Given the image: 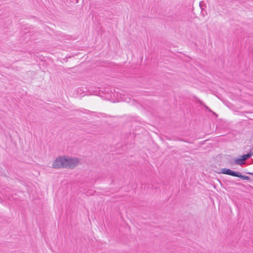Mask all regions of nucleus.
Instances as JSON below:
<instances>
[{
    "mask_svg": "<svg viewBox=\"0 0 253 253\" xmlns=\"http://www.w3.org/2000/svg\"><path fill=\"white\" fill-rule=\"evenodd\" d=\"M104 92L106 93L105 97L109 100L112 101H119L120 100H122L123 98L121 96V93L118 91H116L113 88H105Z\"/></svg>",
    "mask_w": 253,
    "mask_h": 253,
    "instance_id": "f257e3e1",
    "label": "nucleus"
},
{
    "mask_svg": "<svg viewBox=\"0 0 253 253\" xmlns=\"http://www.w3.org/2000/svg\"><path fill=\"white\" fill-rule=\"evenodd\" d=\"M65 157H59L53 163L52 167L55 169L65 168Z\"/></svg>",
    "mask_w": 253,
    "mask_h": 253,
    "instance_id": "7ed1b4c3",
    "label": "nucleus"
},
{
    "mask_svg": "<svg viewBox=\"0 0 253 253\" xmlns=\"http://www.w3.org/2000/svg\"><path fill=\"white\" fill-rule=\"evenodd\" d=\"M252 155H253V153H249L247 154L241 156V157L243 160L245 161L249 159L252 156Z\"/></svg>",
    "mask_w": 253,
    "mask_h": 253,
    "instance_id": "423d86ee",
    "label": "nucleus"
},
{
    "mask_svg": "<svg viewBox=\"0 0 253 253\" xmlns=\"http://www.w3.org/2000/svg\"><path fill=\"white\" fill-rule=\"evenodd\" d=\"M221 172L223 174L233 176H237L238 172L234 171L230 169L224 168L222 169L221 170Z\"/></svg>",
    "mask_w": 253,
    "mask_h": 253,
    "instance_id": "20e7f679",
    "label": "nucleus"
},
{
    "mask_svg": "<svg viewBox=\"0 0 253 253\" xmlns=\"http://www.w3.org/2000/svg\"><path fill=\"white\" fill-rule=\"evenodd\" d=\"M244 161L242 158L241 156L235 160L236 164L241 165L244 163Z\"/></svg>",
    "mask_w": 253,
    "mask_h": 253,
    "instance_id": "39448f33",
    "label": "nucleus"
},
{
    "mask_svg": "<svg viewBox=\"0 0 253 253\" xmlns=\"http://www.w3.org/2000/svg\"><path fill=\"white\" fill-rule=\"evenodd\" d=\"M237 177H240V178H241V179H242L243 180H248L250 179V177L248 176L243 175L239 172H238V175H237Z\"/></svg>",
    "mask_w": 253,
    "mask_h": 253,
    "instance_id": "0eeeda50",
    "label": "nucleus"
},
{
    "mask_svg": "<svg viewBox=\"0 0 253 253\" xmlns=\"http://www.w3.org/2000/svg\"><path fill=\"white\" fill-rule=\"evenodd\" d=\"M65 168L73 169L79 164V160L77 158L65 157Z\"/></svg>",
    "mask_w": 253,
    "mask_h": 253,
    "instance_id": "f03ea898",
    "label": "nucleus"
}]
</instances>
